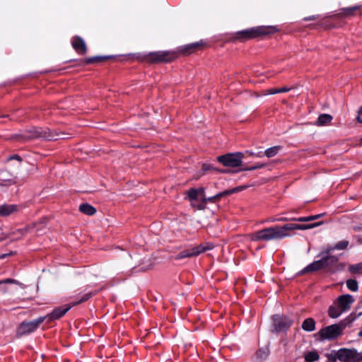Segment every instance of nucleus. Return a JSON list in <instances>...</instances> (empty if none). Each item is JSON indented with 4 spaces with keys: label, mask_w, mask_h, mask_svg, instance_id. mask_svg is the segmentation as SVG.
Listing matches in <instances>:
<instances>
[{
    "label": "nucleus",
    "mask_w": 362,
    "mask_h": 362,
    "mask_svg": "<svg viewBox=\"0 0 362 362\" xmlns=\"http://www.w3.org/2000/svg\"><path fill=\"white\" fill-rule=\"evenodd\" d=\"M322 224L323 221L309 224L288 223L281 226L267 228L251 234L250 236L252 241H269L274 239H281L288 237V232L293 230H308Z\"/></svg>",
    "instance_id": "nucleus-1"
},
{
    "label": "nucleus",
    "mask_w": 362,
    "mask_h": 362,
    "mask_svg": "<svg viewBox=\"0 0 362 362\" xmlns=\"http://www.w3.org/2000/svg\"><path fill=\"white\" fill-rule=\"evenodd\" d=\"M277 31L278 29L275 26L261 25L238 31L236 33L235 38L240 41H245L264 35H272Z\"/></svg>",
    "instance_id": "nucleus-2"
},
{
    "label": "nucleus",
    "mask_w": 362,
    "mask_h": 362,
    "mask_svg": "<svg viewBox=\"0 0 362 362\" xmlns=\"http://www.w3.org/2000/svg\"><path fill=\"white\" fill-rule=\"evenodd\" d=\"M354 318H347L340 321L338 324L332 325L321 329L317 334L320 337V340H332L337 338L342 334L343 329L348 323H351Z\"/></svg>",
    "instance_id": "nucleus-3"
},
{
    "label": "nucleus",
    "mask_w": 362,
    "mask_h": 362,
    "mask_svg": "<svg viewBox=\"0 0 362 362\" xmlns=\"http://www.w3.org/2000/svg\"><path fill=\"white\" fill-rule=\"evenodd\" d=\"M177 54L170 51H158L150 52L145 57L146 62L150 63H168L176 59Z\"/></svg>",
    "instance_id": "nucleus-4"
},
{
    "label": "nucleus",
    "mask_w": 362,
    "mask_h": 362,
    "mask_svg": "<svg viewBox=\"0 0 362 362\" xmlns=\"http://www.w3.org/2000/svg\"><path fill=\"white\" fill-rule=\"evenodd\" d=\"M46 320V317H40L36 320L31 322H23L18 326L16 335L20 337L34 332L38 326Z\"/></svg>",
    "instance_id": "nucleus-5"
},
{
    "label": "nucleus",
    "mask_w": 362,
    "mask_h": 362,
    "mask_svg": "<svg viewBox=\"0 0 362 362\" xmlns=\"http://www.w3.org/2000/svg\"><path fill=\"white\" fill-rule=\"evenodd\" d=\"M243 158V154L238 152L220 156L217 158V160L225 166L235 168L241 165Z\"/></svg>",
    "instance_id": "nucleus-6"
},
{
    "label": "nucleus",
    "mask_w": 362,
    "mask_h": 362,
    "mask_svg": "<svg viewBox=\"0 0 362 362\" xmlns=\"http://www.w3.org/2000/svg\"><path fill=\"white\" fill-rule=\"evenodd\" d=\"M338 359L341 362H358V352L354 349H340Z\"/></svg>",
    "instance_id": "nucleus-7"
},
{
    "label": "nucleus",
    "mask_w": 362,
    "mask_h": 362,
    "mask_svg": "<svg viewBox=\"0 0 362 362\" xmlns=\"http://www.w3.org/2000/svg\"><path fill=\"white\" fill-rule=\"evenodd\" d=\"M293 323V320L286 316L275 315L273 316V325L274 331L280 332L289 328Z\"/></svg>",
    "instance_id": "nucleus-8"
},
{
    "label": "nucleus",
    "mask_w": 362,
    "mask_h": 362,
    "mask_svg": "<svg viewBox=\"0 0 362 362\" xmlns=\"http://www.w3.org/2000/svg\"><path fill=\"white\" fill-rule=\"evenodd\" d=\"M71 305H66L63 307H58L53 310V311L46 315V319H47V321L52 322L56 320H58L63 317L71 308Z\"/></svg>",
    "instance_id": "nucleus-9"
},
{
    "label": "nucleus",
    "mask_w": 362,
    "mask_h": 362,
    "mask_svg": "<svg viewBox=\"0 0 362 362\" xmlns=\"http://www.w3.org/2000/svg\"><path fill=\"white\" fill-rule=\"evenodd\" d=\"M354 298L349 294L341 295L337 299V304L341 312L346 311L350 309L351 305L354 303Z\"/></svg>",
    "instance_id": "nucleus-10"
},
{
    "label": "nucleus",
    "mask_w": 362,
    "mask_h": 362,
    "mask_svg": "<svg viewBox=\"0 0 362 362\" xmlns=\"http://www.w3.org/2000/svg\"><path fill=\"white\" fill-rule=\"evenodd\" d=\"M73 48L79 54H85L87 52V47L84 40L78 36H75L71 40Z\"/></svg>",
    "instance_id": "nucleus-11"
},
{
    "label": "nucleus",
    "mask_w": 362,
    "mask_h": 362,
    "mask_svg": "<svg viewBox=\"0 0 362 362\" xmlns=\"http://www.w3.org/2000/svg\"><path fill=\"white\" fill-rule=\"evenodd\" d=\"M19 211L18 206L16 204H4L0 205V216L6 217L16 214Z\"/></svg>",
    "instance_id": "nucleus-12"
},
{
    "label": "nucleus",
    "mask_w": 362,
    "mask_h": 362,
    "mask_svg": "<svg viewBox=\"0 0 362 362\" xmlns=\"http://www.w3.org/2000/svg\"><path fill=\"white\" fill-rule=\"evenodd\" d=\"M325 269L323 267V263L321 262V260L315 261L310 264H309L308 267L304 268L302 271H300L298 274L302 275L305 273L309 272H314L320 269Z\"/></svg>",
    "instance_id": "nucleus-13"
},
{
    "label": "nucleus",
    "mask_w": 362,
    "mask_h": 362,
    "mask_svg": "<svg viewBox=\"0 0 362 362\" xmlns=\"http://www.w3.org/2000/svg\"><path fill=\"white\" fill-rule=\"evenodd\" d=\"M28 133L31 136H46L49 135H57L58 133L52 132L48 128H35L33 127L28 131Z\"/></svg>",
    "instance_id": "nucleus-14"
},
{
    "label": "nucleus",
    "mask_w": 362,
    "mask_h": 362,
    "mask_svg": "<svg viewBox=\"0 0 362 362\" xmlns=\"http://www.w3.org/2000/svg\"><path fill=\"white\" fill-rule=\"evenodd\" d=\"M139 265L141 266V272L148 271L153 269L154 263L151 258L144 257L139 261Z\"/></svg>",
    "instance_id": "nucleus-15"
},
{
    "label": "nucleus",
    "mask_w": 362,
    "mask_h": 362,
    "mask_svg": "<svg viewBox=\"0 0 362 362\" xmlns=\"http://www.w3.org/2000/svg\"><path fill=\"white\" fill-rule=\"evenodd\" d=\"M203 45V42H197L186 45L180 48V51L185 54H188L193 52L194 50Z\"/></svg>",
    "instance_id": "nucleus-16"
},
{
    "label": "nucleus",
    "mask_w": 362,
    "mask_h": 362,
    "mask_svg": "<svg viewBox=\"0 0 362 362\" xmlns=\"http://www.w3.org/2000/svg\"><path fill=\"white\" fill-rule=\"evenodd\" d=\"M320 260L323 263L324 268H327L336 264L338 262L339 259L334 255H325Z\"/></svg>",
    "instance_id": "nucleus-17"
},
{
    "label": "nucleus",
    "mask_w": 362,
    "mask_h": 362,
    "mask_svg": "<svg viewBox=\"0 0 362 362\" xmlns=\"http://www.w3.org/2000/svg\"><path fill=\"white\" fill-rule=\"evenodd\" d=\"M332 119V116L329 114H321L315 122V124L317 126H325L330 124Z\"/></svg>",
    "instance_id": "nucleus-18"
},
{
    "label": "nucleus",
    "mask_w": 362,
    "mask_h": 362,
    "mask_svg": "<svg viewBox=\"0 0 362 362\" xmlns=\"http://www.w3.org/2000/svg\"><path fill=\"white\" fill-rule=\"evenodd\" d=\"M360 8V6H355L348 8H342L340 9V12L339 13V16L341 17H349L354 16V13L356 11Z\"/></svg>",
    "instance_id": "nucleus-19"
},
{
    "label": "nucleus",
    "mask_w": 362,
    "mask_h": 362,
    "mask_svg": "<svg viewBox=\"0 0 362 362\" xmlns=\"http://www.w3.org/2000/svg\"><path fill=\"white\" fill-rule=\"evenodd\" d=\"M79 211L88 216H92L96 213V209L89 204L85 203L79 206Z\"/></svg>",
    "instance_id": "nucleus-20"
},
{
    "label": "nucleus",
    "mask_w": 362,
    "mask_h": 362,
    "mask_svg": "<svg viewBox=\"0 0 362 362\" xmlns=\"http://www.w3.org/2000/svg\"><path fill=\"white\" fill-rule=\"evenodd\" d=\"M302 329L307 332H313L315 329V322L311 318L305 319L302 323Z\"/></svg>",
    "instance_id": "nucleus-21"
},
{
    "label": "nucleus",
    "mask_w": 362,
    "mask_h": 362,
    "mask_svg": "<svg viewBox=\"0 0 362 362\" xmlns=\"http://www.w3.org/2000/svg\"><path fill=\"white\" fill-rule=\"evenodd\" d=\"M247 188V186H240V187H234L231 189H228V190H226L223 192H221L219 194H218V197L222 198L223 197H226L227 195H229V194H231L233 193H235V192H238L241 190H243Z\"/></svg>",
    "instance_id": "nucleus-22"
},
{
    "label": "nucleus",
    "mask_w": 362,
    "mask_h": 362,
    "mask_svg": "<svg viewBox=\"0 0 362 362\" xmlns=\"http://www.w3.org/2000/svg\"><path fill=\"white\" fill-rule=\"evenodd\" d=\"M247 188V186H240V187H234L231 189H228V190H226L223 192H221L219 194H218V197L222 198L223 197H226L227 195H229V194H231L233 193H235V192H238L241 190H243Z\"/></svg>",
    "instance_id": "nucleus-23"
},
{
    "label": "nucleus",
    "mask_w": 362,
    "mask_h": 362,
    "mask_svg": "<svg viewBox=\"0 0 362 362\" xmlns=\"http://www.w3.org/2000/svg\"><path fill=\"white\" fill-rule=\"evenodd\" d=\"M342 313L338 306L331 305L328 310V315L332 318L338 317Z\"/></svg>",
    "instance_id": "nucleus-24"
},
{
    "label": "nucleus",
    "mask_w": 362,
    "mask_h": 362,
    "mask_svg": "<svg viewBox=\"0 0 362 362\" xmlns=\"http://www.w3.org/2000/svg\"><path fill=\"white\" fill-rule=\"evenodd\" d=\"M202 173H198L197 175V176L195 177V179H197V180L199 179L202 175H203L207 171H216V170H218V169L214 168L213 165H211L210 164L204 163L202 165Z\"/></svg>",
    "instance_id": "nucleus-25"
},
{
    "label": "nucleus",
    "mask_w": 362,
    "mask_h": 362,
    "mask_svg": "<svg viewBox=\"0 0 362 362\" xmlns=\"http://www.w3.org/2000/svg\"><path fill=\"white\" fill-rule=\"evenodd\" d=\"M109 58H110L109 57L97 56V57H93L88 58V59H86L84 61V62L86 64H93V63H98V62H103L104 60H106V59H107Z\"/></svg>",
    "instance_id": "nucleus-26"
},
{
    "label": "nucleus",
    "mask_w": 362,
    "mask_h": 362,
    "mask_svg": "<svg viewBox=\"0 0 362 362\" xmlns=\"http://www.w3.org/2000/svg\"><path fill=\"white\" fill-rule=\"evenodd\" d=\"M320 358L319 354L316 351H310L305 356L306 362H313Z\"/></svg>",
    "instance_id": "nucleus-27"
},
{
    "label": "nucleus",
    "mask_w": 362,
    "mask_h": 362,
    "mask_svg": "<svg viewBox=\"0 0 362 362\" xmlns=\"http://www.w3.org/2000/svg\"><path fill=\"white\" fill-rule=\"evenodd\" d=\"M187 197L192 202L197 200L199 197L198 189L195 188L189 189L187 191Z\"/></svg>",
    "instance_id": "nucleus-28"
},
{
    "label": "nucleus",
    "mask_w": 362,
    "mask_h": 362,
    "mask_svg": "<svg viewBox=\"0 0 362 362\" xmlns=\"http://www.w3.org/2000/svg\"><path fill=\"white\" fill-rule=\"evenodd\" d=\"M279 149V146L271 147L264 151V155L268 158L273 157L278 153Z\"/></svg>",
    "instance_id": "nucleus-29"
},
{
    "label": "nucleus",
    "mask_w": 362,
    "mask_h": 362,
    "mask_svg": "<svg viewBox=\"0 0 362 362\" xmlns=\"http://www.w3.org/2000/svg\"><path fill=\"white\" fill-rule=\"evenodd\" d=\"M193 257V255L192 252V250L189 249V250H183L181 252H180L175 257V259L179 260V259H182L183 258H189V257Z\"/></svg>",
    "instance_id": "nucleus-30"
},
{
    "label": "nucleus",
    "mask_w": 362,
    "mask_h": 362,
    "mask_svg": "<svg viewBox=\"0 0 362 362\" xmlns=\"http://www.w3.org/2000/svg\"><path fill=\"white\" fill-rule=\"evenodd\" d=\"M93 295H94V293L93 292H89V293L85 294L79 300L73 302L71 304V305L73 307V306L78 305L81 303H83L87 301L88 299H90Z\"/></svg>",
    "instance_id": "nucleus-31"
},
{
    "label": "nucleus",
    "mask_w": 362,
    "mask_h": 362,
    "mask_svg": "<svg viewBox=\"0 0 362 362\" xmlns=\"http://www.w3.org/2000/svg\"><path fill=\"white\" fill-rule=\"evenodd\" d=\"M346 286H347L348 288L352 291H356L358 288L357 281L356 280L351 279H348L346 281Z\"/></svg>",
    "instance_id": "nucleus-32"
},
{
    "label": "nucleus",
    "mask_w": 362,
    "mask_h": 362,
    "mask_svg": "<svg viewBox=\"0 0 362 362\" xmlns=\"http://www.w3.org/2000/svg\"><path fill=\"white\" fill-rule=\"evenodd\" d=\"M191 250H192L193 257L198 256L201 253L206 252L204 245H199L197 247L192 248Z\"/></svg>",
    "instance_id": "nucleus-33"
},
{
    "label": "nucleus",
    "mask_w": 362,
    "mask_h": 362,
    "mask_svg": "<svg viewBox=\"0 0 362 362\" xmlns=\"http://www.w3.org/2000/svg\"><path fill=\"white\" fill-rule=\"evenodd\" d=\"M36 223H32L23 228L19 229L17 230L18 233H19L21 235H24L26 233H28L29 230L33 229L36 226Z\"/></svg>",
    "instance_id": "nucleus-34"
},
{
    "label": "nucleus",
    "mask_w": 362,
    "mask_h": 362,
    "mask_svg": "<svg viewBox=\"0 0 362 362\" xmlns=\"http://www.w3.org/2000/svg\"><path fill=\"white\" fill-rule=\"evenodd\" d=\"M206 197H202L201 199V203L196 205L194 203H191V206L197 208L198 210H203L206 208Z\"/></svg>",
    "instance_id": "nucleus-35"
},
{
    "label": "nucleus",
    "mask_w": 362,
    "mask_h": 362,
    "mask_svg": "<svg viewBox=\"0 0 362 362\" xmlns=\"http://www.w3.org/2000/svg\"><path fill=\"white\" fill-rule=\"evenodd\" d=\"M349 243L348 240H341L334 245L336 250H345L347 248Z\"/></svg>",
    "instance_id": "nucleus-36"
},
{
    "label": "nucleus",
    "mask_w": 362,
    "mask_h": 362,
    "mask_svg": "<svg viewBox=\"0 0 362 362\" xmlns=\"http://www.w3.org/2000/svg\"><path fill=\"white\" fill-rule=\"evenodd\" d=\"M349 270L351 273H359L362 270V262L355 265L349 266Z\"/></svg>",
    "instance_id": "nucleus-37"
},
{
    "label": "nucleus",
    "mask_w": 362,
    "mask_h": 362,
    "mask_svg": "<svg viewBox=\"0 0 362 362\" xmlns=\"http://www.w3.org/2000/svg\"><path fill=\"white\" fill-rule=\"evenodd\" d=\"M291 220L299 221V222H308V221L316 220V217H315V215H314V216H306V217H300L298 218H292Z\"/></svg>",
    "instance_id": "nucleus-38"
},
{
    "label": "nucleus",
    "mask_w": 362,
    "mask_h": 362,
    "mask_svg": "<svg viewBox=\"0 0 362 362\" xmlns=\"http://www.w3.org/2000/svg\"><path fill=\"white\" fill-rule=\"evenodd\" d=\"M269 354V349H259L257 351V356L261 359L265 358Z\"/></svg>",
    "instance_id": "nucleus-39"
},
{
    "label": "nucleus",
    "mask_w": 362,
    "mask_h": 362,
    "mask_svg": "<svg viewBox=\"0 0 362 362\" xmlns=\"http://www.w3.org/2000/svg\"><path fill=\"white\" fill-rule=\"evenodd\" d=\"M2 284H13L22 286V284L13 279H6L4 280L0 281V285Z\"/></svg>",
    "instance_id": "nucleus-40"
},
{
    "label": "nucleus",
    "mask_w": 362,
    "mask_h": 362,
    "mask_svg": "<svg viewBox=\"0 0 362 362\" xmlns=\"http://www.w3.org/2000/svg\"><path fill=\"white\" fill-rule=\"evenodd\" d=\"M13 160H16L18 162V163H21L22 162V158L20 156L17 155V154H15V155H13L11 156H10L7 159V161L10 162V161H11Z\"/></svg>",
    "instance_id": "nucleus-41"
},
{
    "label": "nucleus",
    "mask_w": 362,
    "mask_h": 362,
    "mask_svg": "<svg viewBox=\"0 0 362 362\" xmlns=\"http://www.w3.org/2000/svg\"><path fill=\"white\" fill-rule=\"evenodd\" d=\"M265 166V164H259L255 166H252L250 168H243V170H253L259 168H262Z\"/></svg>",
    "instance_id": "nucleus-42"
},
{
    "label": "nucleus",
    "mask_w": 362,
    "mask_h": 362,
    "mask_svg": "<svg viewBox=\"0 0 362 362\" xmlns=\"http://www.w3.org/2000/svg\"><path fill=\"white\" fill-rule=\"evenodd\" d=\"M276 93H279L278 88H270L267 90L264 95H273Z\"/></svg>",
    "instance_id": "nucleus-43"
},
{
    "label": "nucleus",
    "mask_w": 362,
    "mask_h": 362,
    "mask_svg": "<svg viewBox=\"0 0 362 362\" xmlns=\"http://www.w3.org/2000/svg\"><path fill=\"white\" fill-rule=\"evenodd\" d=\"M338 351L334 354V355H329L328 357L329 361L331 362H336L337 359H338Z\"/></svg>",
    "instance_id": "nucleus-44"
},
{
    "label": "nucleus",
    "mask_w": 362,
    "mask_h": 362,
    "mask_svg": "<svg viewBox=\"0 0 362 362\" xmlns=\"http://www.w3.org/2000/svg\"><path fill=\"white\" fill-rule=\"evenodd\" d=\"M356 119L358 122L362 123V106L359 108L358 111Z\"/></svg>",
    "instance_id": "nucleus-45"
},
{
    "label": "nucleus",
    "mask_w": 362,
    "mask_h": 362,
    "mask_svg": "<svg viewBox=\"0 0 362 362\" xmlns=\"http://www.w3.org/2000/svg\"><path fill=\"white\" fill-rule=\"evenodd\" d=\"M334 250H336V248H334V246H332V247H329L325 249V250L323 252V253L325 255H330V252L332 251H334Z\"/></svg>",
    "instance_id": "nucleus-46"
},
{
    "label": "nucleus",
    "mask_w": 362,
    "mask_h": 362,
    "mask_svg": "<svg viewBox=\"0 0 362 362\" xmlns=\"http://www.w3.org/2000/svg\"><path fill=\"white\" fill-rule=\"evenodd\" d=\"M204 245L206 251V250H212L214 247V245L210 243H206Z\"/></svg>",
    "instance_id": "nucleus-47"
},
{
    "label": "nucleus",
    "mask_w": 362,
    "mask_h": 362,
    "mask_svg": "<svg viewBox=\"0 0 362 362\" xmlns=\"http://www.w3.org/2000/svg\"><path fill=\"white\" fill-rule=\"evenodd\" d=\"M197 189L199 191V197H201V199L202 197H205V192H204V188L200 187V188H199Z\"/></svg>",
    "instance_id": "nucleus-48"
},
{
    "label": "nucleus",
    "mask_w": 362,
    "mask_h": 362,
    "mask_svg": "<svg viewBox=\"0 0 362 362\" xmlns=\"http://www.w3.org/2000/svg\"><path fill=\"white\" fill-rule=\"evenodd\" d=\"M291 89V88L283 87V88H278V91H279V93H281L288 92Z\"/></svg>",
    "instance_id": "nucleus-49"
},
{
    "label": "nucleus",
    "mask_w": 362,
    "mask_h": 362,
    "mask_svg": "<svg viewBox=\"0 0 362 362\" xmlns=\"http://www.w3.org/2000/svg\"><path fill=\"white\" fill-rule=\"evenodd\" d=\"M216 172H219V173H234L235 171H233V170H226V169H224V170L218 169V170H216Z\"/></svg>",
    "instance_id": "nucleus-50"
},
{
    "label": "nucleus",
    "mask_w": 362,
    "mask_h": 362,
    "mask_svg": "<svg viewBox=\"0 0 362 362\" xmlns=\"http://www.w3.org/2000/svg\"><path fill=\"white\" fill-rule=\"evenodd\" d=\"M13 255V252H11L9 253H6L0 255V259H2L4 258H6L7 257L11 256Z\"/></svg>",
    "instance_id": "nucleus-51"
},
{
    "label": "nucleus",
    "mask_w": 362,
    "mask_h": 362,
    "mask_svg": "<svg viewBox=\"0 0 362 362\" xmlns=\"http://www.w3.org/2000/svg\"><path fill=\"white\" fill-rule=\"evenodd\" d=\"M353 229L355 231L362 230V225H361V226H354Z\"/></svg>",
    "instance_id": "nucleus-52"
},
{
    "label": "nucleus",
    "mask_w": 362,
    "mask_h": 362,
    "mask_svg": "<svg viewBox=\"0 0 362 362\" xmlns=\"http://www.w3.org/2000/svg\"><path fill=\"white\" fill-rule=\"evenodd\" d=\"M11 169L12 172L16 173V172H17L18 170L19 165H18V166H11Z\"/></svg>",
    "instance_id": "nucleus-53"
},
{
    "label": "nucleus",
    "mask_w": 362,
    "mask_h": 362,
    "mask_svg": "<svg viewBox=\"0 0 362 362\" xmlns=\"http://www.w3.org/2000/svg\"><path fill=\"white\" fill-rule=\"evenodd\" d=\"M315 19H316L315 16H309V17L305 18V21H313V20H315Z\"/></svg>",
    "instance_id": "nucleus-54"
},
{
    "label": "nucleus",
    "mask_w": 362,
    "mask_h": 362,
    "mask_svg": "<svg viewBox=\"0 0 362 362\" xmlns=\"http://www.w3.org/2000/svg\"><path fill=\"white\" fill-rule=\"evenodd\" d=\"M6 181L8 182V185H14L16 183V181L13 179H10Z\"/></svg>",
    "instance_id": "nucleus-55"
},
{
    "label": "nucleus",
    "mask_w": 362,
    "mask_h": 362,
    "mask_svg": "<svg viewBox=\"0 0 362 362\" xmlns=\"http://www.w3.org/2000/svg\"><path fill=\"white\" fill-rule=\"evenodd\" d=\"M325 215V214H317V215H315V217H316V220L322 217L323 216Z\"/></svg>",
    "instance_id": "nucleus-56"
},
{
    "label": "nucleus",
    "mask_w": 362,
    "mask_h": 362,
    "mask_svg": "<svg viewBox=\"0 0 362 362\" xmlns=\"http://www.w3.org/2000/svg\"><path fill=\"white\" fill-rule=\"evenodd\" d=\"M325 215V214H317V215H315V217H316V220L322 217L323 216Z\"/></svg>",
    "instance_id": "nucleus-57"
},
{
    "label": "nucleus",
    "mask_w": 362,
    "mask_h": 362,
    "mask_svg": "<svg viewBox=\"0 0 362 362\" xmlns=\"http://www.w3.org/2000/svg\"><path fill=\"white\" fill-rule=\"evenodd\" d=\"M213 198H214V202H216L221 199V197H218V194L214 196Z\"/></svg>",
    "instance_id": "nucleus-58"
},
{
    "label": "nucleus",
    "mask_w": 362,
    "mask_h": 362,
    "mask_svg": "<svg viewBox=\"0 0 362 362\" xmlns=\"http://www.w3.org/2000/svg\"><path fill=\"white\" fill-rule=\"evenodd\" d=\"M358 362H362V353H358Z\"/></svg>",
    "instance_id": "nucleus-59"
},
{
    "label": "nucleus",
    "mask_w": 362,
    "mask_h": 362,
    "mask_svg": "<svg viewBox=\"0 0 362 362\" xmlns=\"http://www.w3.org/2000/svg\"><path fill=\"white\" fill-rule=\"evenodd\" d=\"M214 202V198L213 197H209V198H206V202Z\"/></svg>",
    "instance_id": "nucleus-60"
},
{
    "label": "nucleus",
    "mask_w": 362,
    "mask_h": 362,
    "mask_svg": "<svg viewBox=\"0 0 362 362\" xmlns=\"http://www.w3.org/2000/svg\"><path fill=\"white\" fill-rule=\"evenodd\" d=\"M339 267H340L341 269H343L345 267L344 264L341 263L339 265Z\"/></svg>",
    "instance_id": "nucleus-61"
},
{
    "label": "nucleus",
    "mask_w": 362,
    "mask_h": 362,
    "mask_svg": "<svg viewBox=\"0 0 362 362\" xmlns=\"http://www.w3.org/2000/svg\"><path fill=\"white\" fill-rule=\"evenodd\" d=\"M287 220H288L287 218H279L276 221H286Z\"/></svg>",
    "instance_id": "nucleus-62"
},
{
    "label": "nucleus",
    "mask_w": 362,
    "mask_h": 362,
    "mask_svg": "<svg viewBox=\"0 0 362 362\" xmlns=\"http://www.w3.org/2000/svg\"><path fill=\"white\" fill-rule=\"evenodd\" d=\"M359 145L362 146V138L360 139V141H359Z\"/></svg>",
    "instance_id": "nucleus-63"
},
{
    "label": "nucleus",
    "mask_w": 362,
    "mask_h": 362,
    "mask_svg": "<svg viewBox=\"0 0 362 362\" xmlns=\"http://www.w3.org/2000/svg\"><path fill=\"white\" fill-rule=\"evenodd\" d=\"M358 335H359L360 337H362V330L358 333Z\"/></svg>",
    "instance_id": "nucleus-64"
}]
</instances>
